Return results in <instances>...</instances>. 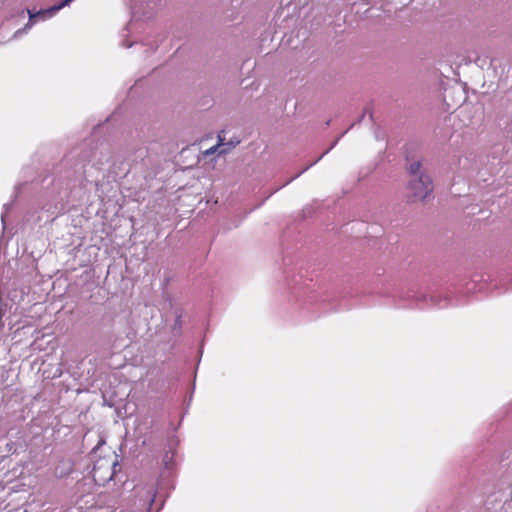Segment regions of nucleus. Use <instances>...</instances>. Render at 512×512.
<instances>
[{"instance_id": "nucleus-1", "label": "nucleus", "mask_w": 512, "mask_h": 512, "mask_svg": "<svg viewBox=\"0 0 512 512\" xmlns=\"http://www.w3.org/2000/svg\"><path fill=\"white\" fill-rule=\"evenodd\" d=\"M407 170L410 176L407 185L409 199L413 202L424 201L434 189L431 177L426 173L420 159L409 160Z\"/></svg>"}, {"instance_id": "nucleus-2", "label": "nucleus", "mask_w": 512, "mask_h": 512, "mask_svg": "<svg viewBox=\"0 0 512 512\" xmlns=\"http://www.w3.org/2000/svg\"><path fill=\"white\" fill-rule=\"evenodd\" d=\"M225 138L222 136L221 133L218 134V142L215 146L207 149L204 154L205 155H212L214 154L216 151H220L224 146H225V142H224Z\"/></svg>"}, {"instance_id": "nucleus-3", "label": "nucleus", "mask_w": 512, "mask_h": 512, "mask_svg": "<svg viewBox=\"0 0 512 512\" xmlns=\"http://www.w3.org/2000/svg\"><path fill=\"white\" fill-rule=\"evenodd\" d=\"M240 143L239 139H231L225 146L219 151V154H227L231 149Z\"/></svg>"}, {"instance_id": "nucleus-4", "label": "nucleus", "mask_w": 512, "mask_h": 512, "mask_svg": "<svg viewBox=\"0 0 512 512\" xmlns=\"http://www.w3.org/2000/svg\"><path fill=\"white\" fill-rule=\"evenodd\" d=\"M73 0H62L59 4L51 7L49 10H47L46 12H51V13H54V12H57L58 10L62 9L63 7L67 6L69 3H71Z\"/></svg>"}, {"instance_id": "nucleus-5", "label": "nucleus", "mask_w": 512, "mask_h": 512, "mask_svg": "<svg viewBox=\"0 0 512 512\" xmlns=\"http://www.w3.org/2000/svg\"><path fill=\"white\" fill-rule=\"evenodd\" d=\"M28 13H29V16H30V19H29V22L27 23L26 27H31L33 25V18L36 16V14H32L31 11L28 10ZM43 12H38L37 15H40L42 14Z\"/></svg>"}, {"instance_id": "nucleus-6", "label": "nucleus", "mask_w": 512, "mask_h": 512, "mask_svg": "<svg viewBox=\"0 0 512 512\" xmlns=\"http://www.w3.org/2000/svg\"><path fill=\"white\" fill-rule=\"evenodd\" d=\"M100 468H101V467H98L97 465H94L93 470H92V472H93V477H94V478H96L97 473H98V471L100 470Z\"/></svg>"}, {"instance_id": "nucleus-7", "label": "nucleus", "mask_w": 512, "mask_h": 512, "mask_svg": "<svg viewBox=\"0 0 512 512\" xmlns=\"http://www.w3.org/2000/svg\"><path fill=\"white\" fill-rule=\"evenodd\" d=\"M105 462H106V464H107L108 468H110L111 466H113V465H114V463H112V462H111V461H109V460H105Z\"/></svg>"}, {"instance_id": "nucleus-8", "label": "nucleus", "mask_w": 512, "mask_h": 512, "mask_svg": "<svg viewBox=\"0 0 512 512\" xmlns=\"http://www.w3.org/2000/svg\"><path fill=\"white\" fill-rule=\"evenodd\" d=\"M4 217H5V214H4V213H2V214H1V220H2V222H3V223H4Z\"/></svg>"}, {"instance_id": "nucleus-9", "label": "nucleus", "mask_w": 512, "mask_h": 512, "mask_svg": "<svg viewBox=\"0 0 512 512\" xmlns=\"http://www.w3.org/2000/svg\"><path fill=\"white\" fill-rule=\"evenodd\" d=\"M368 112V108H366L362 114V117H364V115Z\"/></svg>"}, {"instance_id": "nucleus-10", "label": "nucleus", "mask_w": 512, "mask_h": 512, "mask_svg": "<svg viewBox=\"0 0 512 512\" xmlns=\"http://www.w3.org/2000/svg\"><path fill=\"white\" fill-rule=\"evenodd\" d=\"M112 476H113V473H109L107 478H108V479H111V478H112Z\"/></svg>"}, {"instance_id": "nucleus-11", "label": "nucleus", "mask_w": 512, "mask_h": 512, "mask_svg": "<svg viewBox=\"0 0 512 512\" xmlns=\"http://www.w3.org/2000/svg\"><path fill=\"white\" fill-rule=\"evenodd\" d=\"M369 117H372L371 111L368 110Z\"/></svg>"}, {"instance_id": "nucleus-12", "label": "nucleus", "mask_w": 512, "mask_h": 512, "mask_svg": "<svg viewBox=\"0 0 512 512\" xmlns=\"http://www.w3.org/2000/svg\"><path fill=\"white\" fill-rule=\"evenodd\" d=\"M369 117H372L371 111L368 110Z\"/></svg>"}]
</instances>
